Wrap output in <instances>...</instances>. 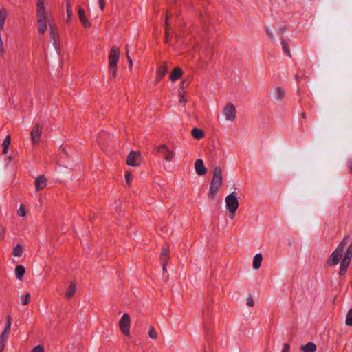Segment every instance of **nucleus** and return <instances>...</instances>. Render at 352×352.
Here are the masks:
<instances>
[{
    "label": "nucleus",
    "instance_id": "obj_1",
    "mask_svg": "<svg viewBox=\"0 0 352 352\" xmlns=\"http://www.w3.org/2000/svg\"><path fill=\"white\" fill-rule=\"evenodd\" d=\"M223 182V172L220 166H215L213 169L212 179L210 183L208 197L213 199L220 189Z\"/></svg>",
    "mask_w": 352,
    "mask_h": 352
},
{
    "label": "nucleus",
    "instance_id": "obj_2",
    "mask_svg": "<svg viewBox=\"0 0 352 352\" xmlns=\"http://www.w3.org/2000/svg\"><path fill=\"white\" fill-rule=\"evenodd\" d=\"M349 240V236L344 237L342 241L339 243L336 249L331 253L330 256L329 257L327 260V264L330 266L336 265L339 263L343 251L347 245Z\"/></svg>",
    "mask_w": 352,
    "mask_h": 352
},
{
    "label": "nucleus",
    "instance_id": "obj_3",
    "mask_svg": "<svg viewBox=\"0 0 352 352\" xmlns=\"http://www.w3.org/2000/svg\"><path fill=\"white\" fill-rule=\"evenodd\" d=\"M120 57L119 49L113 46L110 50L109 56V72L110 75L116 78L117 76V63Z\"/></svg>",
    "mask_w": 352,
    "mask_h": 352
},
{
    "label": "nucleus",
    "instance_id": "obj_4",
    "mask_svg": "<svg viewBox=\"0 0 352 352\" xmlns=\"http://www.w3.org/2000/svg\"><path fill=\"white\" fill-rule=\"evenodd\" d=\"M226 207L229 213H235L238 207L239 201L235 192H232L226 197Z\"/></svg>",
    "mask_w": 352,
    "mask_h": 352
},
{
    "label": "nucleus",
    "instance_id": "obj_5",
    "mask_svg": "<svg viewBox=\"0 0 352 352\" xmlns=\"http://www.w3.org/2000/svg\"><path fill=\"white\" fill-rule=\"evenodd\" d=\"M37 22H50L49 12L44 5L36 6Z\"/></svg>",
    "mask_w": 352,
    "mask_h": 352
},
{
    "label": "nucleus",
    "instance_id": "obj_6",
    "mask_svg": "<svg viewBox=\"0 0 352 352\" xmlns=\"http://www.w3.org/2000/svg\"><path fill=\"white\" fill-rule=\"evenodd\" d=\"M130 324V316L128 314H124L119 321V327L122 332L126 336H129Z\"/></svg>",
    "mask_w": 352,
    "mask_h": 352
},
{
    "label": "nucleus",
    "instance_id": "obj_7",
    "mask_svg": "<svg viewBox=\"0 0 352 352\" xmlns=\"http://www.w3.org/2000/svg\"><path fill=\"white\" fill-rule=\"evenodd\" d=\"M223 114L227 120L234 121L236 118V109L233 104L228 103L223 109Z\"/></svg>",
    "mask_w": 352,
    "mask_h": 352
},
{
    "label": "nucleus",
    "instance_id": "obj_8",
    "mask_svg": "<svg viewBox=\"0 0 352 352\" xmlns=\"http://www.w3.org/2000/svg\"><path fill=\"white\" fill-rule=\"evenodd\" d=\"M140 161V153L134 151L130 152L127 157L126 163L131 166H138Z\"/></svg>",
    "mask_w": 352,
    "mask_h": 352
},
{
    "label": "nucleus",
    "instance_id": "obj_9",
    "mask_svg": "<svg viewBox=\"0 0 352 352\" xmlns=\"http://www.w3.org/2000/svg\"><path fill=\"white\" fill-rule=\"evenodd\" d=\"M157 151L158 153H161L164 156L165 160L168 162L171 161L174 157V153L165 144L158 146L157 148Z\"/></svg>",
    "mask_w": 352,
    "mask_h": 352
},
{
    "label": "nucleus",
    "instance_id": "obj_10",
    "mask_svg": "<svg viewBox=\"0 0 352 352\" xmlns=\"http://www.w3.org/2000/svg\"><path fill=\"white\" fill-rule=\"evenodd\" d=\"M41 126L38 124H35L32 128L30 132V135L33 144H36L39 142L41 135Z\"/></svg>",
    "mask_w": 352,
    "mask_h": 352
},
{
    "label": "nucleus",
    "instance_id": "obj_11",
    "mask_svg": "<svg viewBox=\"0 0 352 352\" xmlns=\"http://www.w3.org/2000/svg\"><path fill=\"white\" fill-rule=\"evenodd\" d=\"M50 31L51 41L52 42V44L54 46L55 49L56 50L57 52L59 53V51H58V47H57V43L58 41V34L56 32V30L54 28V26L52 25V24H50Z\"/></svg>",
    "mask_w": 352,
    "mask_h": 352
},
{
    "label": "nucleus",
    "instance_id": "obj_12",
    "mask_svg": "<svg viewBox=\"0 0 352 352\" xmlns=\"http://www.w3.org/2000/svg\"><path fill=\"white\" fill-rule=\"evenodd\" d=\"M195 169L196 173L201 176L205 175L207 172V169L204 166V161L202 160H197L195 162Z\"/></svg>",
    "mask_w": 352,
    "mask_h": 352
},
{
    "label": "nucleus",
    "instance_id": "obj_13",
    "mask_svg": "<svg viewBox=\"0 0 352 352\" xmlns=\"http://www.w3.org/2000/svg\"><path fill=\"white\" fill-rule=\"evenodd\" d=\"M167 72H168L167 62L164 61L157 67V81L160 80L166 75Z\"/></svg>",
    "mask_w": 352,
    "mask_h": 352
},
{
    "label": "nucleus",
    "instance_id": "obj_14",
    "mask_svg": "<svg viewBox=\"0 0 352 352\" xmlns=\"http://www.w3.org/2000/svg\"><path fill=\"white\" fill-rule=\"evenodd\" d=\"M78 14L79 19L84 27L87 28L91 26V22L86 18L85 11L82 8H78Z\"/></svg>",
    "mask_w": 352,
    "mask_h": 352
},
{
    "label": "nucleus",
    "instance_id": "obj_15",
    "mask_svg": "<svg viewBox=\"0 0 352 352\" xmlns=\"http://www.w3.org/2000/svg\"><path fill=\"white\" fill-rule=\"evenodd\" d=\"M47 185V179L43 175H40L35 180V188L36 191L45 188Z\"/></svg>",
    "mask_w": 352,
    "mask_h": 352
},
{
    "label": "nucleus",
    "instance_id": "obj_16",
    "mask_svg": "<svg viewBox=\"0 0 352 352\" xmlns=\"http://www.w3.org/2000/svg\"><path fill=\"white\" fill-rule=\"evenodd\" d=\"M183 72L181 68L175 67L170 74V79L171 81L175 82L181 78Z\"/></svg>",
    "mask_w": 352,
    "mask_h": 352
},
{
    "label": "nucleus",
    "instance_id": "obj_17",
    "mask_svg": "<svg viewBox=\"0 0 352 352\" xmlns=\"http://www.w3.org/2000/svg\"><path fill=\"white\" fill-rule=\"evenodd\" d=\"M10 333L3 331L0 335V352H3Z\"/></svg>",
    "mask_w": 352,
    "mask_h": 352
},
{
    "label": "nucleus",
    "instance_id": "obj_18",
    "mask_svg": "<svg viewBox=\"0 0 352 352\" xmlns=\"http://www.w3.org/2000/svg\"><path fill=\"white\" fill-rule=\"evenodd\" d=\"M285 91L280 87H276L274 92V98L280 101L283 99L285 96Z\"/></svg>",
    "mask_w": 352,
    "mask_h": 352
},
{
    "label": "nucleus",
    "instance_id": "obj_19",
    "mask_svg": "<svg viewBox=\"0 0 352 352\" xmlns=\"http://www.w3.org/2000/svg\"><path fill=\"white\" fill-rule=\"evenodd\" d=\"M76 291V285L74 282H72L66 291V293H65L66 298L68 299L72 298L73 296L74 295Z\"/></svg>",
    "mask_w": 352,
    "mask_h": 352
},
{
    "label": "nucleus",
    "instance_id": "obj_20",
    "mask_svg": "<svg viewBox=\"0 0 352 352\" xmlns=\"http://www.w3.org/2000/svg\"><path fill=\"white\" fill-rule=\"evenodd\" d=\"M301 349L303 352H315L316 345L314 342H309L307 344L302 345Z\"/></svg>",
    "mask_w": 352,
    "mask_h": 352
},
{
    "label": "nucleus",
    "instance_id": "obj_21",
    "mask_svg": "<svg viewBox=\"0 0 352 352\" xmlns=\"http://www.w3.org/2000/svg\"><path fill=\"white\" fill-rule=\"evenodd\" d=\"M7 18V12L6 9L2 8L0 10V30H4L5 21Z\"/></svg>",
    "mask_w": 352,
    "mask_h": 352
},
{
    "label": "nucleus",
    "instance_id": "obj_22",
    "mask_svg": "<svg viewBox=\"0 0 352 352\" xmlns=\"http://www.w3.org/2000/svg\"><path fill=\"white\" fill-rule=\"evenodd\" d=\"M25 272V267L23 265H19L15 267V275L19 280H21Z\"/></svg>",
    "mask_w": 352,
    "mask_h": 352
},
{
    "label": "nucleus",
    "instance_id": "obj_23",
    "mask_svg": "<svg viewBox=\"0 0 352 352\" xmlns=\"http://www.w3.org/2000/svg\"><path fill=\"white\" fill-rule=\"evenodd\" d=\"M262 255L261 254H257L254 256L253 259V268L255 270L258 269L261 267L262 262Z\"/></svg>",
    "mask_w": 352,
    "mask_h": 352
},
{
    "label": "nucleus",
    "instance_id": "obj_24",
    "mask_svg": "<svg viewBox=\"0 0 352 352\" xmlns=\"http://www.w3.org/2000/svg\"><path fill=\"white\" fill-rule=\"evenodd\" d=\"M351 261L342 259L340 265V271L339 274L340 275H344L347 270V267L349 265Z\"/></svg>",
    "mask_w": 352,
    "mask_h": 352
},
{
    "label": "nucleus",
    "instance_id": "obj_25",
    "mask_svg": "<svg viewBox=\"0 0 352 352\" xmlns=\"http://www.w3.org/2000/svg\"><path fill=\"white\" fill-rule=\"evenodd\" d=\"M192 136L197 140L201 139L204 136V133L202 130L194 128L191 131Z\"/></svg>",
    "mask_w": 352,
    "mask_h": 352
},
{
    "label": "nucleus",
    "instance_id": "obj_26",
    "mask_svg": "<svg viewBox=\"0 0 352 352\" xmlns=\"http://www.w3.org/2000/svg\"><path fill=\"white\" fill-rule=\"evenodd\" d=\"M161 262H168L169 259L168 256V248L167 246H164L161 252L160 256Z\"/></svg>",
    "mask_w": 352,
    "mask_h": 352
},
{
    "label": "nucleus",
    "instance_id": "obj_27",
    "mask_svg": "<svg viewBox=\"0 0 352 352\" xmlns=\"http://www.w3.org/2000/svg\"><path fill=\"white\" fill-rule=\"evenodd\" d=\"M38 23V32L43 34L46 30H47V25H50V24H52L50 22H37Z\"/></svg>",
    "mask_w": 352,
    "mask_h": 352
},
{
    "label": "nucleus",
    "instance_id": "obj_28",
    "mask_svg": "<svg viewBox=\"0 0 352 352\" xmlns=\"http://www.w3.org/2000/svg\"><path fill=\"white\" fill-rule=\"evenodd\" d=\"M23 254V248L20 244H17L12 250V254L14 256L19 257Z\"/></svg>",
    "mask_w": 352,
    "mask_h": 352
},
{
    "label": "nucleus",
    "instance_id": "obj_29",
    "mask_svg": "<svg viewBox=\"0 0 352 352\" xmlns=\"http://www.w3.org/2000/svg\"><path fill=\"white\" fill-rule=\"evenodd\" d=\"M30 294L28 293L25 295H21L20 296L21 302L23 305H26L29 303L30 298Z\"/></svg>",
    "mask_w": 352,
    "mask_h": 352
},
{
    "label": "nucleus",
    "instance_id": "obj_30",
    "mask_svg": "<svg viewBox=\"0 0 352 352\" xmlns=\"http://www.w3.org/2000/svg\"><path fill=\"white\" fill-rule=\"evenodd\" d=\"M281 45H282V49L283 50V52L287 55L289 56V57L292 56L291 55V53H290V51H289V47L287 45V44L286 43V42L285 41L284 39H281Z\"/></svg>",
    "mask_w": 352,
    "mask_h": 352
},
{
    "label": "nucleus",
    "instance_id": "obj_31",
    "mask_svg": "<svg viewBox=\"0 0 352 352\" xmlns=\"http://www.w3.org/2000/svg\"><path fill=\"white\" fill-rule=\"evenodd\" d=\"M352 258V244L349 245L346 252L344 254L343 259L351 261Z\"/></svg>",
    "mask_w": 352,
    "mask_h": 352
},
{
    "label": "nucleus",
    "instance_id": "obj_32",
    "mask_svg": "<svg viewBox=\"0 0 352 352\" xmlns=\"http://www.w3.org/2000/svg\"><path fill=\"white\" fill-rule=\"evenodd\" d=\"M346 324L352 326V308L349 309L346 316Z\"/></svg>",
    "mask_w": 352,
    "mask_h": 352
},
{
    "label": "nucleus",
    "instance_id": "obj_33",
    "mask_svg": "<svg viewBox=\"0 0 352 352\" xmlns=\"http://www.w3.org/2000/svg\"><path fill=\"white\" fill-rule=\"evenodd\" d=\"M67 21H69L73 14V12H72V5L69 1L67 2Z\"/></svg>",
    "mask_w": 352,
    "mask_h": 352
},
{
    "label": "nucleus",
    "instance_id": "obj_34",
    "mask_svg": "<svg viewBox=\"0 0 352 352\" xmlns=\"http://www.w3.org/2000/svg\"><path fill=\"white\" fill-rule=\"evenodd\" d=\"M149 337L152 339H156L157 338V333L153 327H149L148 331Z\"/></svg>",
    "mask_w": 352,
    "mask_h": 352
},
{
    "label": "nucleus",
    "instance_id": "obj_35",
    "mask_svg": "<svg viewBox=\"0 0 352 352\" xmlns=\"http://www.w3.org/2000/svg\"><path fill=\"white\" fill-rule=\"evenodd\" d=\"M6 320H7V323H6V328L3 331L10 333V329H11V320H12L11 316H7Z\"/></svg>",
    "mask_w": 352,
    "mask_h": 352
},
{
    "label": "nucleus",
    "instance_id": "obj_36",
    "mask_svg": "<svg viewBox=\"0 0 352 352\" xmlns=\"http://www.w3.org/2000/svg\"><path fill=\"white\" fill-rule=\"evenodd\" d=\"M129 53V47H128V45H126V57H127L128 62L129 64V67H130V69H131L133 67V60H132L131 58L130 57Z\"/></svg>",
    "mask_w": 352,
    "mask_h": 352
},
{
    "label": "nucleus",
    "instance_id": "obj_37",
    "mask_svg": "<svg viewBox=\"0 0 352 352\" xmlns=\"http://www.w3.org/2000/svg\"><path fill=\"white\" fill-rule=\"evenodd\" d=\"M10 137L9 135L6 136L2 143L3 147L8 148L10 144Z\"/></svg>",
    "mask_w": 352,
    "mask_h": 352
},
{
    "label": "nucleus",
    "instance_id": "obj_38",
    "mask_svg": "<svg viewBox=\"0 0 352 352\" xmlns=\"http://www.w3.org/2000/svg\"><path fill=\"white\" fill-rule=\"evenodd\" d=\"M18 215L20 217L25 216V210L23 205H21L19 209L17 211Z\"/></svg>",
    "mask_w": 352,
    "mask_h": 352
},
{
    "label": "nucleus",
    "instance_id": "obj_39",
    "mask_svg": "<svg viewBox=\"0 0 352 352\" xmlns=\"http://www.w3.org/2000/svg\"><path fill=\"white\" fill-rule=\"evenodd\" d=\"M133 179V175L130 173H126L125 175V179L128 184H130L131 183Z\"/></svg>",
    "mask_w": 352,
    "mask_h": 352
},
{
    "label": "nucleus",
    "instance_id": "obj_40",
    "mask_svg": "<svg viewBox=\"0 0 352 352\" xmlns=\"http://www.w3.org/2000/svg\"><path fill=\"white\" fill-rule=\"evenodd\" d=\"M31 352H44V348L41 345L35 346Z\"/></svg>",
    "mask_w": 352,
    "mask_h": 352
},
{
    "label": "nucleus",
    "instance_id": "obj_41",
    "mask_svg": "<svg viewBox=\"0 0 352 352\" xmlns=\"http://www.w3.org/2000/svg\"><path fill=\"white\" fill-rule=\"evenodd\" d=\"M254 302L252 297V296L248 297V298L246 300V305L248 306L252 307L254 305Z\"/></svg>",
    "mask_w": 352,
    "mask_h": 352
},
{
    "label": "nucleus",
    "instance_id": "obj_42",
    "mask_svg": "<svg viewBox=\"0 0 352 352\" xmlns=\"http://www.w3.org/2000/svg\"><path fill=\"white\" fill-rule=\"evenodd\" d=\"M290 346L288 344L285 343L283 344V349L282 352H289Z\"/></svg>",
    "mask_w": 352,
    "mask_h": 352
},
{
    "label": "nucleus",
    "instance_id": "obj_43",
    "mask_svg": "<svg viewBox=\"0 0 352 352\" xmlns=\"http://www.w3.org/2000/svg\"><path fill=\"white\" fill-rule=\"evenodd\" d=\"M168 19V16H166V19ZM167 25H168V23H167V20H166V26H167ZM168 34H169V33H168V28H167V27H166V36H165V40H164V41H165L166 43H167V42H168Z\"/></svg>",
    "mask_w": 352,
    "mask_h": 352
},
{
    "label": "nucleus",
    "instance_id": "obj_44",
    "mask_svg": "<svg viewBox=\"0 0 352 352\" xmlns=\"http://www.w3.org/2000/svg\"><path fill=\"white\" fill-rule=\"evenodd\" d=\"M6 230L5 228H2L1 232L0 233V239L3 240L5 239Z\"/></svg>",
    "mask_w": 352,
    "mask_h": 352
},
{
    "label": "nucleus",
    "instance_id": "obj_45",
    "mask_svg": "<svg viewBox=\"0 0 352 352\" xmlns=\"http://www.w3.org/2000/svg\"><path fill=\"white\" fill-rule=\"evenodd\" d=\"M100 8L102 10L104 9L105 7V1L104 0H98Z\"/></svg>",
    "mask_w": 352,
    "mask_h": 352
},
{
    "label": "nucleus",
    "instance_id": "obj_46",
    "mask_svg": "<svg viewBox=\"0 0 352 352\" xmlns=\"http://www.w3.org/2000/svg\"><path fill=\"white\" fill-rule=\"evenodd\" d=\"M267 35L269 36V37L273 40L274 38V34L272 32L271 30H270L269 28H267Z\"/></svg>",
    "mask_w": 352,
    "mask_h": 352
},
{
    "label": "nucleus",
    "instance_id": "obj_47",
    "mask_svg": "<svg viewBox=\"0 0 352 352\" xmlns=\"http://www.w3.org/2000/svg\"><path fill=\"white\" fill-rule=\"evenodd\" d=\"M179 95L180 96L179 102L182 103H186V100L184 98V96L180 92L179 93Z\"/></svg>",
    "mask_w": 352,
    "mask_h": 352
},
{
    "label": "nucleus",
    "instance_id": "obj_48",
    "mask_svg": "<svg viewBox=\"0 0 352 352\" xmlns=\"http://www.w3.org/2000/svg\"><path fill=\"white\" fill-rule=\"evenodd\" d=\"M166 265H167V262H162V270L164 272L166 271Z\"/></svg>",
    "mask_w": 352,
    "mask_h": 352
},
{
    "label": "nucleus",
    "instance_id": "obj_49",
    "mask_svg": "<svg viewBox=\"0 0 352 352\" xmlns=\"http://www.w3.org/2000/svg\"><path fill=\"white\" fill-rule=\"evenodd\" d=\"M44 5L43 0H36V6Z\"/></svg>",
    "mask_w": 352,
    "mask_h": 352
},
{
    "label": "nucleus",
    "instance_id": "obj_50",
    "mask_svg": "<svg viewBox=\"0 0 352 352\" xmlns=\"http://www.w3.org/2000/svg\"><path fill=\"white\" fill-rule=\"evenodd\" d=\"M8 148L3 147V154H5V155H6V154H7V153H8Z\"/></svg>",
    "mask_w": 352,
    "mask_h": 352
},
{
    "label": "nucleus",
    "instance_id": "obj_51",
    "mask_svg": "<svg viewBox=\"0 0 352 352\" xmlns=\"http://www.w3.org/2000/svg\"><path fill=\"white\" fill-rule=\"evenodd\" d=\"M184 85H185V82H184V81H182V82H181V89H184Z\"/></svg>",
    "mask_w": 352,
    "mask_h": 352
},
{
    "label": "nucleus",
    "instance_id": "obj_52",
    "mask_svg": "<svg viewBox=\"0 0 352 352\" xmlns=\"http://www.w3.org/2000/svg\"><path fill=\"white\" fill-rule=\"evenodd\" d=\"M301 117H302V118L305 119V118H307L306 113H302L301 114Z\"/></svg>",
    "mask_w": 352,
    "mask_h": 352
},
{
    "label": "nucleus",
    "instance_id": "obj_53",
    "mask_svg": "<svg viewBox=\"0 0 352 352\" xmlns=\"http://www.w3.org/2000/svg\"><path fill=\"white\" fill-rule=\"evenodd\" d=\"M234 214H235V213H230V214H229V217H230L231 219H233V218H234Z\"/></svg>",
    "mask_w": 352,
    "mask_h": 352
},
{
    "label": "nucleus",
    "instance_id": "obj_54",
    "mask_svg": "<svg viewBox=\"0 0 352 352\" xmlns=\"http://www.w3.org/2000/svg\"><path fill=\"white\" fill-rule=\"evenodd\" d=\"M285 28H280V30H279L280 32V33H283V32H284V31H285Z\"/></svg>",
    "mask_w": 352,
    "mask_h": 352
},
{
    "label": "nucleus",
    "instance_id": "obj_55",
    "mask_svg": "<svg viewBox=\"0 0 352 352\" xmlns=\"http://www.w3.org/2000/svg\"><path fill=\"white\" fill-rule=\"evenodd\" d=\"M350 169L352 173V161L351 162V164H350Z\"/></svg>",
    "mask_w": 352,
    "mask_h": 352
},
{
    "label": "nucleus",
    "instance_id": "obj_56",
    "mask_svg": "<svg viewBox=\"0 0 352 352\" xmlns=\"http://www.w3.org/2000/svg\"><path fill=\"white\" fill-rule=\"evenodd\" d=\"M296 78L297 80H299V78H299V76H296Z\"/></svg>",
    "mask_w": 352,
    "mask_h": 352
}]
</instances>
